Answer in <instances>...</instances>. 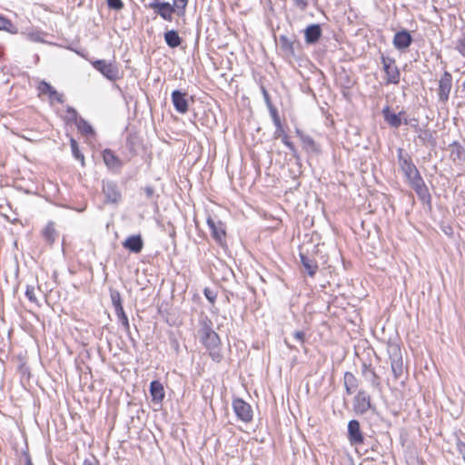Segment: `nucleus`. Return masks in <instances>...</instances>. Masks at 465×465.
Listing matches in <instances>:
<instances>
[{
    "instance_id": "19",
    "label": "nucleus",
    "mask_w": 465,
    "mask_h": 465,
    "mask_svg": "<svg viewBox=\"0 0 465 465\" xmlns=\"http://www.w3.org/2000/svg\"><path fill=\"white\" fill-rule=\"evenodd\" d=\"M103 193H104L106 200L110 203H117L121 198L118 188L114 183L108 182L104 183Z\"/></svg>"
},
{
    "instance_id": "20",
    "label": "nucleus",
    "mask_w": 465,
    "mask_h": 465,
    "mask_svg": "<svg viewBox=\"0 0 465 465\" xmlns=\"http://www.w3.org/2000/svg\"><path fill=\"white\" fill-rule=\"evenodd\" d=\"M415 193H417L419 199L422 202V203L430 205L431 203V195L429 192L427 185L424 181L413 185L411 187Z\"/></svg>"
},
{
    "instance_id": "40",
    "label": "nucleus",
    "mask_w": 465,
    "mask_h": 465,
    "mask_svg": "<svg viewBox=\"0 0 465 465\" xmlns=\"http://www.w3.org/2000/svg\"><path fill=\"white\" fill-rule=\"evenodd\" d=\"M38 89L42 94H50L54 88L48 83L43 81L39 84Z\"/></svg>"
},
{
    "instance_id": "39",
    "label": "nucleus",
    "mask_w": 465,
    "mask_h": 465,
    "mask_svg": "<svg viewBox=\"0 0 465 465\" xmlns=\"http://www.w3.org/2000/svg\"><path fill=\"white\" fill-rule=\"evenodd\" d=\"M49 98L51 102H57L59 104L64 103V96L62 94H59L55 89H54L49 94Z\"/></svg>"
},
{
    "instance_id": "38",
    "label": "nucleus",
    "mask_w": 465,
    "mask_h": 465,
    "mask_svg": "<svg viewBox=\"0 0 465 465\" xmlns=\"http://www.w3.org/2000/svg\"><path fill=\"white\" fill-rule=\"evenodd\" d=\"M106 2L110 9L119 11L124 7V3L122 0H106Z\"/></svg>"
},
{
    "instance_id": "46",
    "label": "nucleus",
    "mask_w": 465,
    "mask_h": 465,
    "mask_svg": "<svg viewBox=\"0 0 465 465\" xmlns=\"http://www.w3.org/2000/svg\"><path fill=\"white\" fill-rule=\"evenodd\" d=\"M117 318H118L119 322H121V324L123 325V327L124 328V330L126 331H129L130 325H129V321H128L126 314L124 313Z\"/></svg>"
},
{
    "instance_id": "44",
    "label": "nucleus",
    "mask_w": 465,
    "mask_h": 465,
    "mask_svg": "<svg viewBox=\"0 0 465 465\" xmlns=\"http://www.w3.org/2000/svg\"><path fill=\"white\" fill-rule=\"evenodd\" d=\"M294 5L301 11H305L309 5V0H293Z\"/></svg>"
},
{
    "instance_id": "12",
    "label": "nucleus",
    "mask_w": 465,
    "mask_h": 465,
    "mask_svg": "<svg viewBox=\"0 0 465 465\" xmlns=\"http://www.w3.org/2000/svg\"><path fill=\"white\" fill-rule=\"evenodd\" d=\"M348 440L351 445L363 443L364 438L361 430L360 422L357 420H351L348 423Z\"/></svg>"
},
{
    "instance_id": "30",
    "label": "nucleus",
    "mask_w": 465,
    "mask_h": 465,
    "mask_svg": "<svg viewBox=\"0 0 465 465\" xmlns=\"http://www.w3.org/2000/svg\"><path fill=\"white\" fill-rule=\"evenodd\" d=\"M451 149V156L455 159H462L465 157V149L459 143L454 142L450 144Z\"/></svg>"
},
{
    "instance_id": "9",
    "label": "nucleus",
    "mask_w": 465,
    "mask_h": 465,
    "mask_svg": "<svg viewBox=\"0 0 465 465\" xmlns=\"http://www.w3.org/2000/svg\"><path fill=\"white\" fill-rule=\"evenodd\" d=\"M232 409L237 418L243 422L247 423L252 420V407L242 399H234L232 401Z\"/></svg>"
},
{
    "instance_id": "25",
    "label": "nucleus",
    "mask_w": 465,
    "mask_h": 465,
    "mask_svg": "<svg viewBox=\"0 0 465 465\" xmlns=\"http://www.w3.org/2000/svg\"><path fill=\"white\" fill-rule=\"evenodd\" d=\"M295 133H296L297 136L301 139V141L302 143L303 149H305L308 152H315L317 150L316 143H315L314 140L312 139V137L304 134L300 129H296Z\"/></svg>"
},
{
    "instance_id": "7",
    "label": "nucleus",
    "mask_w": 465,
    "mask_h": 465,
    "mask_svg": "<svg viewBox=\"0 0 465 465\" xmlns=\"http://www.w3.org/2000/svg\"><path fill=\"white\" fill-rule=\"evenodd\" d=\"M148 8L153 9L156 15L167 22L173 21V14L177 15V10L169 2L155 0L148 5Z\"/></svg>"
},
{
    "instance_id": "48",
    "label": "nucleus",
    "mask_w": 465,
    "mask_h": 465,
    "mask_svg": "<svg viewBox=\"0 0 465 465\" xmlns=\"http://www.w3.org/2000/svg\"><path fill=\"white\" fill-rule=\"evenodd\" d=\"M293 337L294 339L300 342L301 344H303L304 343V339H305V333L304 331H294L293 333Z\"/></svg>"
},
{
    "instance_id": "1",
    "label": "nucleus",
    "mask_w": 465,
    "mask_h": 465,
    "mask_svg": "<svg viewBox=\"0 0 465 465\" xmlns=\"http://www.w3.org/2000/svg\"><path fill=\"white\" fill-rule=\"evenodd\" d=\"M201 342L208 350L209 355L215 362L223 360L221 351V339L213 329V322L208 317L200 320V329L198 331Z\"/></svg>"
},
{
    "instance_id": "13",
    "label": "nucleus",
    "mask_w": 465,
    "mask_h": 465,
    "mask_svg": "<svg viewBox=\"0 0 465 465\" xmlns=\"http://www.w3.org/2000/svg\"><path fill=\"white\" fill-rule=\"evenodd\" d=\"M412 43V36L407 30H401L394 35L392 44L398 50L407 49Z\"/></svg>"
},
{
    "instance_id": "10",
    "label": "nucleus",
    "mask_w": 465,
    "mask_h": 465,
    "mask_svg": "<svg viewBox=\"0 0 465 465\" xmlns=\"http://www.w3.org/2000/svg\"><path fill=\"white\" fill-rule=\"evenodd\" d=\"M172 103L179 114H184L189 110L188 94L186 92L180 90L173 91Z\"/></svg>"
},
{
    "instance_id": "52",
    "label": "nucleus",
    "mask_w": 465,
    "mask_h": 465,
    "mask_svg": "<svg viewBox=\"0 0 465 465\" xmlns=\"http://www.w3.org/2000/svg\"><path fill=\"white\" fill-rule=\"evenodd\" d=\"M114 308V311H115V313L117 315V317H119V316H121V315L125 313L122 304L118 305V306H115Z\"/></svg>"
},
{
    "instance_id": "26",
    "label": "nucleus",
    "mask_w": 465,
    "mask_h": 465,
    "mask_svg": "<svg viewBox=\"0 0 465 465\" xmlns=\"http://www.w3.org/2000/svg\"><path fill=\"white\" fill-rule=\"evenodd\" d=\"M300 258H301V262H302V266L304 267V269L306 270L307 273L311 277H313L318 270L317 262L313 259L304 255L303 253H300Z\"/></svg>"
},
{
    "instance_id": "6",
    "label": "nucleus",
    "mask_w": 465,
    "mask_h": 465,
    "mask_svg": "<svg viewBox=\"0 0 465 465\" xmlns=\"http://www.w3.org/2000/svg\"><path fill=\"white\" fill-rule=\"evenodd\" d=\"M370 410H375L371 404V396L364 391L361 390L353 399V411L358 415H363Z\"/></svg>"
},
{
    "instance_id": "14",
    "label": "nucleus",
    "mask_w": 465,
    "mask_h": 465,
    "mask_svg": "<svg viewBox=\"0 0 465 465\" xmlns=\"http://www.w3.org/2000/svg\"><path fill=\"white\" fill-rule=\"evenodd\" d=\"M103 159L104 164L113 171H120L124 165L122 160L110 149L104 150Z\"/></svg>"
},
{
    "instance_id": "51",
    "label": "nucleus",
    "mask_w": 465,
    "mask_h": 465,
    "mask_svg": "<svg viewBox=\"0 0 465 465\" xmlns=\"http://www.w3.org/2000/svg\"><path fill=\"white\" fill-rule=\"evenodd\" d=\"M144 193H145L147 198H151L153 195L154 190L152 186H146L144 188Z\"/></svg>"
},
{
    "instance_id": "33",
    "label": "nucleus",
    "mask_w": 465,
    "mask_h": 465,
    "mask_svg": "<svg viewBox=\"0 0 465 465\" xmlns=\"http://www.w3.org/2000/svg\"><path fill=\"white\" fill-rule=\"evenodd\" d=\"M70 145H71V149H72V153H73L74 156L76 159L81 160V163L84 165V154L81 153V152L79 151L77 142L74 139H71Z\"/></svg>"
},
{
    "instance_id": "23",
    "label": "nucleus",
    "mask_w": 465,
    "mask_h": 465,
    "mask_svg": "<svg viewBox=\"0 0 465 465\" xmlns=\"http://www.w3.org/2000/svg\"><path fill=\"white\" fill-rule=\"evenodd\" d=\"M150 393L154 402H161L164 398V389L159 381H153L150 383Z\"/></svg>"
},
{
    "instance_id": "3",
    "label": "nucleus",
    "mask_w": 465,
    "mask_h": 465,
    "mask_svg": "<svg viewBox=\"0 0 465 465\" xmlns=\"http://www.w3.org/2000/svg\"><path fill=\"white\" fill-rule=\"evenodd\" d=\"M387 352L391 361V368L396 380L403 375V360L400 345L397 342L389 341Z\"/></svg>"
},
{
    "instance_id": "16",
    "label": "nucleus",
    "mask_w": 465,
    "mask_h": 465,
    "mask_svg": "<svg viewBox=\"0 0 465 465\" xmlns=\"http://www.w3.org/2000/svg\"><path fill=\"white\" fill-rule=\"evenodd\" d=\"M405 113L403 111L399 114L392 113L389 106H386L382 110V115L384 117L385 122L393 128H399L402 124L401 115Z\"/></svg>"
},
{
    "instance_id": "55",
    "label": "nucleus",
    "mask_w": 465,
    "mask_h": 465,
    "mask_svg": "<svg viewBox=\"0 0 465 465\" xmlns=\"http://www.w3.org/2000/svg\"><path fill=\"white\" fill-rule=\"evenodd\" d=\"M414 129H415V132L419 134H420V131H423L425 128L420 127L418 123H416L414 125Z\"/></svg>"
},
{
    "instance_id": "50",
    "label": "nucleus",
    "mask_w": 465,
    "mask_h": 465,
    "mask_svg": "<svg viewBox=\"0 0 465 465\" xmlns=\"http://www.w3.org/2000/svg\"><path fill=\"white\" fill-rule=\"evenodd\" d=\"M262 94H263L267 107H270V105H273L271 102L270 95H269L268 92L265 90V88H262Z\"/></svg>"
},
{
    "instance_id": "42",
    "label": "nucleus",
    "mask_w": 465,
    "mask_h": 465,
    "mask_svg": "<svg viewBox=\"0 0 465 465\" xmlns=\"http://www.w3.org/2000/svg\"><path fill=\"white\" fill-rule=\"evenodd\" d=\"M66 113H67V119L69 121L75 122V123L78 121V119H79L78 114L74 108L68 107L66 110Z\"/></svg>"
},
{
    "instance_id": "18",
    "label": "nucleus",
    "mask_w": 465,
    "mask_h": 465,
    "mask_svg": "<svg viewBox=\"0 0 465 465\" xmlns=\"http://www.w3.org/2000/svg\"><path fill=\"white\" fill-rule=\"evenodd\" d=\"M41 235L44 241L49 246H52L58 237V232L55 230V223L53 221L48 222L47 224L42 230Z\"/></svg>"
},
{
    "instance_id": "57",
    "label": "nucleus",
    "mask_w": 465,
    "mask_h": 465,
    "mask_svg": "<svg viewBox=\"0 0 465 465\" xmlns=\"http://www.w3.org/2000/svg\"><path fill=\"white\" fill-rule=\"evenodd\" d=\"M286 344L289 346V348H292V345H289L287 341H285Z\"/></svg>"
},
{
    "instance_id": "47",
    "label": "nucleus",
    "mask_w": 465,
    "mask_h": 465,
    "mask_svg": "<svg viewBox=\"0 0 465 465\" xmlns=\"http://www.w3.org/2000/svg\"><path fill=\"white\" fill-rule=\"evenodd\" d=\"M456 445H457V450H458L459 453L461 455L462 460L464 461V465H465V443L459 440L457 441Z\"/></svg>"
},
{
    "instance_id": "31",
    "label": "nucleus",
    "mask_w": 465,
    "mask_h": 465,
    "mask_svg": "<svg viewBox=\"0 0 465 465\" xmlns=\"http://www.w3.org/2000/svg\"><path fill=\"white\" fill-rule=\"evenodd\" d=\"M0 30H4L12 34L16 33V28L12 24V22L2 15H0Z\"/></svg>"
},
{
    "instance_id": "36",
    "label": "nucleus",
    "mask_w": 465,
    "mask_h": 465,
    "mask_svg": "<svg viewBox=\"0 0 465 465\" xmlns=\"http://www.w3.org/2000/svg\"><path fill=\"white\" fill-rule=\"evenodd\" d=\"M25 296L27 297V299L33 302V303H35L37 305L38 304V301H37V298H36V295H35V289L34 286H27L26 287V291H25Z\"/></svg>"
},
{
    "instance_id": "49",
    "label": "nucleus",
    "mask_w": 465,
    "mask_h": 465,
    "mask_svg": "<svg viewBox=\"0 0 465 465\" xmlns=\"http://www.w3.org/2000/svg\"><path fill=\"white\" fill-rule=\"evenodd\" d=\"M204 295L209 302H211L212 303L214 302L216 299V294L212 290L205 288Z\"/></svg>"
},
{
    "instance_id": "28",
    "label": "nucleus",
    "mask_w": 465,
    "mask_h": 465,
    "mask_svg": "<svg viewBox=\"0 0 465 465\" xmlns=\"http://www.w3.org/2000/svg\"><path fill=\"white\" fill-rule=\"evenodd\" d=\"M78 130L85 135H94V130L92 125L85 121L84 118L79 117L78 121L75 123Z\"/></svg>"
},
{
    "instance_id": "35",
    "label": "nucleus",
    "mask_w": 465,
    "mask_h": 465,
    "mask_svg": "<svg viewBox=\"0 0 465 465\" xmlns=\"http://www.w3.org/2000/svg\"><path fill=\"white\" fill-rule=\"evenodd\" d=\"M110 298L111 302L114 307L121 305L122 304V298L121 294L116 290H111L110 291Z\"/></svg>"
},
{
    "instance_id": "34",
    "label": "nucleus",
    "mask_w": 465,
    "mask_h": 465,
    "mask_svg": "<svg viewBox=\"0 0 465 465\" xmlns=\"http://www.w3.org/2000/svg\"><path fill=\"white\" fill-rule=\"evenodd\" d=\"M455 49L462 55L465 56V33L456 42Z\"/></svg>"
},
{
    "instance_id": "53",
    "label": "nucleus",
    "mask_w": 465,
    "mask_h": 465,
    "mask_svg": "<svg viewBox=\"0 0 465 465\" xmlns=\"http://www.w3.org/2000/svg\"><path fill=\"white\" fill-rule=\"evenodd\" d=\"M83 465H98V463H97V461H96L95 460H94V459H92V460L85 459V460H84Z\"/></svg>"
},
{
    "instance_id": "43",
    "label": "nucleus",
    "mask_w": 465,
    "mask_h": 465,
    "mask_svg": "<svg viewBox=\"0 0 465 465\" xmlns=\"http://www.w3.org/2000/svg\"><path fill=\"white\" fill-rule=\"evenodd\" d=\"M19 462H20V464L33 465L31 457H30L29 453L25 450L21 453V456L19 458Z\"/></svg>"
},
{
    "instance_id": "37",
    "label": "nucleus",
    "mask_w": 465,
    "mask_h": 465,
    "mask_svg": "<svg viewBox=\"0 0 465 465\" xmlns=\"http://www.w3.org/2000/svg\"><path fill=\"white\" fill-rule=\"evenodd\" d=\"M281 140L282 143L289 148V150L292 153L293 156L296 155L297 150L294 146V144L289 140V137L287 134H282L281 137Z\"/></svg>"
},
{
    "instance_id": "8",
    "label": "nucleus",
    "mask_w": 465,
    "mask_h": 465,
    "mask_svg": "<svg viewBox=\"0 0 465 465\" xmlns=\"http://www.w3.org/2000/svg\"><path fill=\"white\" fill-rule=\"evenodd\" d=\"M92 64L107 79L114 81L119 78V69L116 64L105 60H96Z\"/></svg>"
},
{
    "instance_id": "41",
    "label": "nucleus",
    "mask_w": 465,
    "mask_h": 465,
    "mask_svg": "<svg viewBox=\"0 0 465 465\" xmlns=\"http://www.w3.org/2000/svg\"><path fill=\"white\" fill-rule=\"evenodd\" d=\"M268 109H269V112H270V114H271L273 124H276L282 123L280 116L278 114L277 109L273 105H270V107H268Z\"/></svg>"
},
{
    "instance_id": "45",
    "label": "nucleus",
    "mask_w": 465,
    "mask_h": 465,
    "mask_svg": "<svg viewBox=\"0 0 465 465\" xmlns=\"http://www.w3.org/2000/svg\"><path fill=\"white\" fill-rule=\"evenodd\" d=\"M274 125L276 127L275 132L273 134V137L275 139L281 138L282 136V134H286L284 133V130H283L282 123L276 124Z\"/></svg>"
},
{
    "instance_id": "29",
    "label": "nucleus",
    "mask_w": 465,
    "mask_h": 465,
    "mask_svg": "<svg viewBox=\"0 0 465 465\" xmlns=\"http://www.w3.org/2000/svg\"><path fill=\"white\" fill-rule=\"evenodd\" d=\"M418 139L422 144L434 143L432 132L428 128H425L423 131H420V134H418Z\"/></svg>"
},
{
    "instance_id": "32",
    "label": "nucleus",
    "mask_w": 465,
    "mask_h": 465,
    "mask_svg": "<svg viewBox=\"0 0 465 465\" xmlns=\"http://www.w3.org/2000/svg\"><path fill=\"white\" fill-rule=\"evenodd\" d=\"M187 4L188 0H173L171 5L177 10V15L181 16L184 15Z\"/></svg>"
},
{
    "instance_id": "54",
    "label": "nucleus",
    "mask_w": 465,
    "mask_h": 465,
    "mask_svg": "<svg viewBox=\"0 0 465 465\" xmlns=\"http://www.w3.org/2000/svg\"><path fill=\"white\" fill-rule=\"evenodd\" d=\"M411 122L418 123V119L413 118V119H410V120H409V119H407V118H404V120H403V124H411Z\"/></svg>"
},
{
    "instance_id": "56",
    "label": "nucleus",
    "mask_w": 465,
    "mask_h": 465,
    "mask_svg": "<svg viewBox=\"0 0 465 465\" xmlns=\"http://www.w3.org/2000/svg\"><path fill=\"white\" fill-rule=\"evenodd\" d=\"M415 122H411V124H410L413 128H414V125H415Z\"/></svg>"
},
{
    "instance_id": "22",
    "label": "nucleus",
    "mask_w": 465,
    "mask_h": 465,
    "mask_svg": "<svg viewBox=\"0 0 465 465\" xmlns=\"http://www.w3.org/2000/svg\"><path fill=\"white\" fill-rule=\"evenodd\" d=\"M343 383L348 395L354 393L359 387V380L350 371L344 373Z\"/></svg>"
},
{
    "instance_id": "4",
    "label": "nucleus",
    "mask_w": 465,
    "mask_h": 465,
    "mask_svg": "<svg viewBox=\"0 0 465 465\" xmlns=\"http://www.w3.org/2000/svg\"><path fill=\"white\" fill-rule=\"evenodd\" d=\"M382 68L385 73L384 81L386 84H398L401 79V72L394 58L381 55Z\"/></svg>"
},
{
    "instance_id": "27",
    "label": "nucleus",
    "mask_w": 465,
    "mask_h": 465,
    "mask_svg": "<svg viewBox=\"0 0 465 465\" xmlns=\"http://www.w3.org/2000/svg\"><path fill=\"white\" fill-rule=\"evenodd\" d=\"M164 41L166 45L171 48H176L178 47L181 43L182 39L179 36L177 31L175 30H169L164 33Z\"/></svg>"
},
{
    "instance_id": "15",
    "label": "nucleus",
    "mask_w": 465,
    "mask_h": 465,
    "mask_svg": "<svg viewBox=\"0 0 465 465\" xmlns=\"http://www.w3.org/2000/svg\"><path fill=\"white\" fill-rule=\"evenodd\" d=\"M123 247L134 253H139L143 248V240L141 234L131 235L123 242Z\"/></svg>"
},
{
    "instance_id": "5",
    "label": "nucleus",
    "mask_w": 465,
    "mask_h": 465,
    "mask_svg": "<svg viewBox=\"0 0 465 465\" xmlns=\"http://www.w3.org/2000/svg\"><path fill=\"white\" fill-rule=\"evenodd\" d=\"M207 224L211 230L213 240L223 248L226 247V227L221 221H215L212 217L207 218Z\"/></svg>"
},
{
    "instance_id": "21",
    "label": "nucleus",
    "mask_w": 465,
    "mask_h": 465,
    "mask_svg": "<svg viewBox=\"0 0 465 465\" xmlns=\"http://www.w3.org/2000/svg\"><path fill=\"white\" fill-rule=\"evenodd\" d=\"M304 35L307 44L316 43L322 36V29L320 25L313 24L307 26L304 30Z\"/></svg>"
},
{
    "instance_id": "17",
    "label": "nucleus",
    "mask_w": 465,
    "mask_h": 465,
    "mask_svg": "<svg viewBox=\"0 0 465 465\" xmlns=\"http://www.w3.org/2000/svg\"><path fill=\"white\" fill-rule=\"evenodd\" d=\"M361 374L364 379L371 383V385L375 389H380L381 381L380 377L375 372L374 369L371 364H362Z\"/></svg>"
},
{
    "instance_id": "11",
    "label": "nucleus",
    "mask_w": 465,
    "mask_h": 465,
    "mask_svg": "<svg viewBox=\"0 0 465 465\" xmlns=\"http://www.w3.org/2000/svg\"><path fill=\"white\" fill-rule=\"evenodd\" d=\"M452 87V76L445 71L439 82V99L441 102H446L449 99V95Z\"/></svg>"
},
{
    "instance_id": "24",
    "label": "nucleus",
    "mask_w": 465,
    "mask_h": 465,
    "mask_svg": "<svg viewBox=\"0 0 465 465\" xmlns=\"http://www.w3.org/2000/svg\"><path fill=\"white\" fill-rule=\"evenodd\" d=\"M279 44L281 49L284 52L286 55H295V41L293 39H291L286 35H281L279 38Z\"/></svg>"
},
{
    "instance_id": "2",
    "label": "nucleus",
    "mask_w": 465,
    "mask_h": 465,
    "mask_svg": "<svg viewBox=\"0 0 465 465\" xmlns=\"http://www.w3.org/2000/svg\"><path fill=\"white\" fill-rule=\"evenodd\" d=\"M397 157L401 170L411 187L423 181L419 170L412 163L411 155L402 148L397 149Z\"/></svg>"
}]
</instances>
